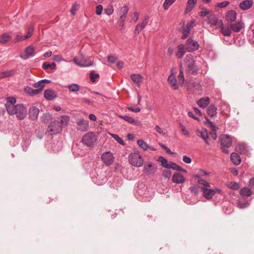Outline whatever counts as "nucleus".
Wrapping results in <instances>:
<instances>
[{
  "instance_id": "49",
  "label": "nucleus",
  "mask_w": 254,
  "mask_h": 254,
  "mask_svg": "<svg viewBox=\"0 0 254 254\" xmlns=\"http://www.w3.org/2000/svg\"><path fill=\"white\" fill-rule=\"evenodd\" d=\"M110 135L113 137L118 143L124 145L125 142L123 139L121 138L118 135L113 133H110Z\"/></svg>"
},
{
  "instance_id": "30",
  "label": "nucleus",
  "mask_w": 254,
  "mask_h": 254,
  "mask_svg": "<svg viewBox=\"0 0 254 254\" xmlns=\"http://www.w3.org/2000/svg\"><path fill=\"white\" fill-rule=\"evenodd\" d=\"M168 82L171 85L172 87L174 89L176 90L178 89V86L177 84V80L174 75H170L168 78Z\"/></svg>"
},
{
  "instance_id": "34",
  "label": "nucleus",
  "mask_w": 254,
  "mask_h": 254,
  "mask_svg": "<svg viewBox=\"0 0 254 254\" xmlns=\"http://www.w3.org/2000/svg\"><path fill=\"white\" fill-rule=\"evenodd\" d=\"M226 186L228 188L233 190H238L240 188L239 184L235 182H228Z\"/></svg>"
},
{
  "instance_id": "56",
  "label": "nucleus",
  "mask_w": 254,
  "mask_h": 254,
  "mask_svg": "<svg viewBox=\"0 0 254 254\" xmlns=\"http://www.w3.org/2000/svg\"><path fill=\"white\" fill-rule=\"evenodd\" d=\"M229 1L226 0L217 4V6L219 8H224L227 6L229 4Z\"/></svg>"
},
{
  "instance_id": "27",
  "label": "nucleus",
  "mask_w": 254,
  "mask_h": 254,
  "mask_svg": "<svg viewBox=\"0 0 254 254\" xmlns=\"http://www.w3.org/2000/svg\"><path fill=\"white\" fill-rule=\"evenodd\" d=\"M177 49L176 56L178 58H182L185 54V46L184 44H180L177 46Z\"/></svg>"
},
{
  "instance_id": "11",
  "label": "nucleus",
  "mask_w": 254,
  "mask_h": 254,
  "mask_svg": "<svg viewBox=\"0 0 254 254\" xmlns=\"http://www.w3.org/2000/svg\"><path fill=\"white\" fill-rule=\"evenodd\" d=\"M73 62L77 65L81 67L89 66L92 64L91 62H88L82 54H80L79 58L75 57Z\"/></svg>"
},
{
  "instance_id": "2",
  "label": "nucleus",
  "mask_w": 254,
  "mask_h": 254,
  "mask_svg": "<svg viewBox=\"0 0 254 254\" xmlns=\"http://www.w3.org/2000/svg\"><path fill=\"white\" fill-rule=\"evenodd\" d=\"M51 83V81L48 79H42L38 82L32 84V86L38 89H34L29 86L24 87V90L27 94L31 96L39 94L44 89L46 83Z\"/></svg>"
},
{
  "instance_id": "58",
  "label": "nucleus",
  "mask_w": 254,
  "mask_h": 254,
  "mask_svg": "<svg viewBox=\"0 0 254 254\" xmlns=\"http://www.w3.org/2000/svg\"><path fill=\"white\" fill-rule=\"evenodd\" d=\"M205 122H204L205 125L208 127H210L212 128H215L216 126L210 121L207 117L205 118Z\"/></svg>"
},
{
  "instance_id": "43",
  "label": "nucleus",
  "mask_w": 254,
  "mask_h": 254,
  "mask_svg": "<svg viewBox=\"0 0 254 254\" xmlns=\"http://www.w3.org/2000/svg\"><path fill=\"white\" fill-rule=\"evenodd\" d=\"M67 88L72 92H76L79 90V86L75 83H72L68 85L67 86Z\"/></svg>"
},
{
  "instance_id": "52",
  "label": "nucleus",
  "mask_w": 254,
  "mask_h": 254,
  "mask_svg": "<svg viewBox=\"0 0 254 254\" xmlns=\"http://www.w3.org/2000/svg\"><path fill=\"white\" fill-rule=\"evenodd\" d=\"M178 78L179 79V83L181 85H183L184 84L185 79H184V75L183 71L181 69L180 70V73H179Z\"/></svg>"
},
{
  "instance_id": "61",
  "label": "nucleus",
  "mask_w": 254,
  "mask_h": 254,
  "mask_svg": "<svg viewBox=\"0 0 254 254\" xmlns=\"http://www.w3.org/2000/svg\"><path fill=\"white\" fill-rule=\"evenodd\" d=\"M210 135L211 137L215 140L217 138V134L215 130V128H212V130L210 132Z\"/></svg>"
},
{
  "instance_id": "33",
  "label": "nucleus",
  "mask_w": 254,
  "mask_h": 254,
  "mask_svg": "<svg viewBox=\"0 0 254 254\" xmlns=\"http://www.w3.org/2000/svg\"><path fill=\"white\" fill-rule=\"evenodd\" d=\"M240 194L243 196L249 197L252 195V190L248 187L242 188L240 191Z\"/></svg>"
},
{
  "instance_id": "44",
  "label": "nucleus",
  "mask_w": 254,
  "mask_h": 254,
  "mask_svg": "<svg viewBox=\"0 0 254 254\" xmlns=\"http://www.w3.org/2000/svg\"><path fill=\"white\" fill-rule=\"evenodd\" d=\"M148 19L149 17L148 16H145L142 22L140 23L137 24V25L139 26V28H140V29L143 30L147 25Z\"/></svg>"
},
{
  "instance_id": "50",
  "label": "nucleus",
  "mask_w": 254,
  "mask_h": 254,
  "mask_svg": "<svg viewBox=\"0 0 254 254\" xmlns=\"http://www.w3.org/2000/svg\"><path fill=\"white\" fill-rule=\"evenodd\" d=\"M114 12V8L112 5H108L107 7L104 9V13L108 15H111Z\"/></svg>"
},
{
  "instance_id": "39",
  "label": "nucleus",
  "mask_w": 254,
  "mask_h": 254,
  "mask_svg": "<svg viewBox=\"0 0 254 254\" xmlns=\"http://www.w3.org/2000/svg\"><path fill=\"white\" fill-rule=\"evenodd\" d=\"M118 117L121 118L123 119L126 121L128 123L132 124H136L137 121L134 119L133 118L127 116H122V115H119Z\"/></svg>"
},
{
  "instance_id": "28",
  "label": "nucleus",
  "mask_w": 254,
  "mask_h": 254,
  "mask_svg": "<svg viewBox=\"0 0 254 254\" xmlns=\"http://www.w3.org/2000/svg\"><path fill=\"white\" fill-rule=\"evenodd\" d=\"M197 3V0H188L187 3V7L185 10L186 13L192 10Z\"/></svg>"
},
{
  "instance_id": "46",
  "label": "nucleus",
  "mask_w": 254,
  "mask_h": 254,
  "mask_svg": "<svg viewBox=\"0 0 254 254\" xmlns=\"http://www.w3.org/2000/svg\"><path fill=\"white\" fill-rule=\"evenodd\" d=\"M176 0H165L163 3V8L165 10H167L169 7L176 1Z\"/></svg>"
},
{
  "instance_id": "53",
  "label": "nucleus",
  "mask_w": 254,
  "mask_h": 254,
  "mask_svg": "<svg viewBox=\"0 0 254 254\" xmlns=\"http://www.w3.org/2000/svg\"><path fill=\"white\" fill-rule=\"evenodd\" d=\"M197 182L199 184H201V185H203L204 186H205V187L210 188V187H211L210 183H208V182H207L205 180L199 179V180H198Z\"/></svg>"
},
{
  "instance_id": "21",
  "label": "nucleus",
  "mask_w": 254,
  "mask_h": 254,
  "mask_svg": "<svg viewBox=\"0 0 254 254\" xmlns=\"http://www.w3.org/2000/svg\"><path fill=\"white\" fill-rule=\"evenodd\" d=\"M130 78L134 84L139 86L142 82L143 77L139 74H131Z\"/></svg>"
},
{
  "instance_id": "14",
  "label": "nucleus",
  "mask_w": 254,
  "mask_h": 254,
  "mask_svg": "<svg viewBox=\"0 0 254 254\" xmlns=\"http://www.w3.org/2000/svg\"><path fill=\"white\" fill-rule=\"evenodd\" d=\"M201 189L203 192V195L207 200L211 199L214 195V191L212 189L202 187Z\"/></svg>"
},
{
  "instance_id": "29",
  "label": "nucleus",
  "mask_w": 254,
  "mask_h": 254,
  "mask_svg": "<svg viewBox=\"0 0 254 254\" xmlns=\"http://www.w3.org/2000/svg\"><path fill=\"white\" fill-rule=\"evenodd\" d=\"M231 29L235 32H239L243 28L242 23L240 22H237L230 24Z\"/></svg>"
},
{
  "instance_id": "18",
  "label": "nucleus",
  "mask_w": 254,
  "mask_h": 254,
  "mask_svg": "<svg viewBox=\"0 0 254 254\" xmlns=\"http://www.w3.org/2000/svg\"><path fill=\"white\" fill-rule=\"evenodd\" d=\"M210 98L208 97L201 98L197 101V104L199 107L205 109L210 104Z\"/></svg>"
},
{
  "instance_id": "42",
  "label": "nucleus",
  "mask_w": 254,
  "mask_h": 254,
  "mask_svg": "<svg viewBox=\"0 0 254 254\" xmlns=\"http://www.w3.org/2000/svg\"><path fill=\"white\" fill-rule=\"evenodd\" d=\"M42 67L45 69H48L49 68H51V69H54L56 68V64L54 62L52 63L51 64L47 63H44L42 65Z\"/></svg>"
},
{
  "instance_id": "1",
  "label": "nucleus",
  "mask_w": 254,
  "mask_h": 254,
  "mask_svg": "<svg viewBox=\"0 0 254 254\" xmlns=\"http://www.w3.org/2000/svg\"><path fill=\"white\" fill-rule=\"evenodd\" d=\"M16 99L9 97L6 99L5 107L7 113L10 115H16L18 119L22 120L27 115V110L23 104L15 105Z\"/></svg>"
},
{
  "instance_id": "31",
  "label": "nucleus",
  "mask_w": 254,
  "mask_h": 254,
  "mask_svg": "<svg viewBox=\"0 0 254 254\" xmlns=\"http://www.w3.org/2000/svg\"><path fill=\"white\" fill-rule=\"evenodd\" d=\"M35 52V49L32 46H28L25 50V52L26 53V55L27 57L26 58H23L24 59H27L29 57H33L35 55L34 53Z\"/></svg>"
},
{
  "instance_id": "22",
  "label": "nucleus",
  "mask_w": 254,
  "mask_h": 254,
  "mask_svg": "<svg viewBox=\"0 0 254 254\" xmlns=\"http://www.w3.org/2000/svg\"><path fill=\"white\" fill-rule=\"evenodd\" d=\"M172 181L177 184H182L185 181V178L182 174L177 173L173 175Z\"/></svg>"
},
{
  "instance_id": "64",
  "label": "nucleus",
  "mask_w": 254,
  "mask_h": 254,
  "mask_svg": "<svg viewBox=\"0 0 254 254\" xmlns=\"http://www.w3.org/2000/svg\"><path fill=\"white\" fill-rule=\"evenodd\" d=\"M209 11L206 8H203L202 11L200 12V16H205L209 14Z\"/></svg>"
},
{
  "instance_id": "40",
  "label": "nucleus",
  "mask_w": 254,
  "mask_h": 254,
  "mask_svg": "<svg viewBox=\"0 0 254 254\" xmlns=\"http://www.w3.org/2000/svg\"><path fill=\"white\" fill-rule=\"evenodd\" d=\"M137 143L143 150H147L149 147L147 143L142 139H138L137 141Z\"/></svg>"
},
{
  "instance_id": "4",
  "label": "nucleus",
  "mask_w": 254,
  "mask_h": 254,
  "mask_svg": "<svg viewBox=\"0 0 254 254\" xmlns=\"http://www.w3.org/2000/svg\"><path fill=\"white\" fill-rule=\"evenodd\" d=\"M129 163L135 167H139L143 164V159L137 151L130 153L128 156Z\"/></svg>"
},
{
  "instance_id": "35",
  "label": "nucleus",
  "mask_w": 254,
  "mask_h": 254,
  "mask_svg": "<svg viewBox=\"0 0 254 254\" xmlns=\"http://www.w3.org/2000/svg\"><path fill=\"white\" fill-rule=\"evenodd\" d=\"M170 168H172L174 170L187 172V171L185 169L182 168L181 166L178 165L176 163L172 162H170L169 169Z\"/></svg>"
},
{
  "instance_id": "62",
  "label": "nucleus",
  "mask_w": 254,
  "mask_h": 254,
  "mask_svg": "<svg viewBox=\"0 0 254 254\" xmlns=\"http://www.w3.org/2000/svg\"><path fill=\"white\" fill-rule=\"evenodd\" d=\"M78 7V4L76 3L73 4L72 6V8L70 10V12L72 15L75 14V11L77 10Z\"/></svg>"
},
{
  "instance_id": "41",
  "label": "nucleus",
  "mask_w": 254,
  "mask_h": 254,
  "mask_svg": "<svg viewBox=\"0 0 254 254\" xmlns=\"http://www.w3.org/2000/svg\"><path fill=\"white\" fill-rule=\"evenodd\" d=\"M34 29V24H32L29 26V27L28 28V33L26 35L24 36V37H23V39H28V38L30 37L32 35Z\"/></svg>"
},
{
  "instance_id": "60",
  "label": "nucleus",
  "mask_w": 254,
  "mask_h": 254,
  "mask_svg": "<svg viewBox=\"0 0 254 254\" xmlns=\"http://www.w3.org/2000/svg\"><path fill=\"white\" fill-rule=\"evenodd\" d=\"M107 59L110 63H114L117 60V58L113 55H110L107 57Z\"/></svg>"
},
{
  "instance_id": "10",
  "label": "nucleus",
  "mask_w": 254,
  "mask_h": 254,
  "mask_svg": "<svg viewBox=\"0 0 254 254\" xmlns=\"http://www.w3.org/2000/svg\"><path fill=\"white\" fill-rule=\"evenodd\" d=\"M76 128L82 132L86 131L89 128V122L83 118L78 119L76 121Z\"/></svg>"
},
{
  "instance_id": "45",
  "label": "nucleus",
  "mask_w": 254,
  "mask_h": 254,
  "mask_svg": "<svg viewBox=\"0 0 254 254\" xmlns=\"http://www.w3.org/2000/svg\"><path fill=\"white\" fill-rule=\"evenodd\" d=\"M128 11V7L127 6H124L121 7L119 14L120 16H127Z\"/></svg>"
},
{
  "instance_id": "38",
  "label": "nucleus",
  "mask_w": 254,
  "mask_h": 254,
  "mask_svg": "<svg viewBox=\"0 0 254 254\" xmlns=\"http://www.w3.org/2000/svg\"><path fill=\"white\" fill-rule=\"evenodd\" d=\"M158 161L161 163V165L163 167L169 169L170 162H169L164 157L160 156L158 158Z\"/></svg>"
},
{
  "instance_id": "51",
  "label": "nucleus",
  "mask_w": 254,
  "mask_h": 254,
  "mask_svg": "<svg viewBox=\"0 0 254 254\" xmlns=\"http://www.w3.org/2000/svg\"><path fill=\"white\" fill-rule=\"evenodd\" d=\"M190 190L195 194H198L199 192V187L196 185H193L190 188Z\"/></svg>"
},
{
  "instance_id": "54",
  "label": "nucleus",
  "mask_w": 254,
  "mask_h": 254,
  "mask_svg": "<svg viewBox=\"0 0 254 254\" xmlns=\"http://www.w3.org/2000/svg\"><path fill=\"white\" fill-rule=\"evenodd\" d=\"M69 121V118L67 116H62L61 121L60 122L61 123V125L62 124L66 126L67 125V123Z\"/></svg>"
},
{
  "instance_id": "5",
  "label": "nucleus",
  "mask_w": 254,
  "mask_h": 254,
  "mask_svg": "<svg viewBox=\"0 0 254 254\" xmlns=\"http://www.w3.org/2000/svg\"><path fill=\"white\" fill-rule=\"evenodd\" d=\"M221 149L222 151L227 154L229 151L226 148L230 147L232 144V140L230 136L227 134H223L220 137Z\"/></svg>"
},
{
  "instance_id": "25",
  "label": "nucleus",
  "mask_w": 254,
  "mask_h": 254,
  "mask_svg": "<svg viewBox=\"0 0 254 254\" xmlns=\"http://www.w3.org/2000/svg\"><path fill=\"white\" fill-rule=\"evenodd\" d=\"M217 109L216 107L213 104L210 105L207 109L208 115L211 117H216L217 114Z\"/></svg>"
},
{
  "instance_id": "20",
  "label": "nucleus",
  "mask_w": 254,
  "mask_h": 254,
  "mask_svg": "<svg viewBox=\"0 0 254 254\" xmlns=\"http://www.w3.org/2000/svg\"><path fill=\"white\" fill-rule=\"evenodd\" d=\"M207 22L211 26H216L220 24V20L219 21L218 18L213 14L210 15L207 19Z\"/></svg>"
},
{
  "instance_id": "47",
  "label": "nucleus",
  "mask_w": 254,
  "mask_h": 254,
  "mask_svg": "<svg viewBox=\"0 0 254 254\" xmlns=\"http://www.w3.org/2000/svg\"><path fill=\"white\" fill-rule=\"evenodd\" d=\"M127 16H120L119 19L117 21V23L119 27L122 28L125 25V22L126 21Z\"/></svg>"
},
{
  "instance_id": "36",
  "label": "nucleus",
  "mask_w": 254,
  "mask_h": 254,
  "mask_svg": "<svg viewBox=\"0 0 254 254\" xmlns=\"http://www.w3.org/2000/svg\"><path fill=\"white\" fill-rule=\"evenodd\" d=\"M236 150L241 154L244 153L247 150L246 145L244 143L239 144L236 147Z\"/></svg>"
},
{
  "instance_id": "48",
  "label": "nucleus",
  "mask_w": 254,
  "mask_h": 254,
  "mask_svg": "<svg viewBox=\"0 0 254 254\" xmlns=\"http://www.w3.org/2000/svg\"><path fill=\"white\" fill-rule=\"evenodd\" d=\"M199 174H196L194 175V177L196 178H199L201 177L204 176H208L210 174V173L208 172H206L203 170L199 169L198 170Z\"/></svg>"
},
{
  "instance_id": "12",
  "label": "nucleus",
  "mask_w": 254,
  "mask_h": 254,
  "mask_svg": "<svg viewBox=\"0 0 254 254\" xmlns=\"http://www.w3.org/2000/svg\"><path fill=\"white\" fill-rule=\"evenodd\" d=\"M101 159L105 164L109 166L113 163L114 157L111 152L107 151L102 154Z\"/></svg>"
},
{
  "instance_id": "32",
  "label": "nucleus",
  "mask_w": 254,
  "mask_h": 254,
  "mask_svg": "<svg viewBox=\"0 0 254 254\" xmlns=\"http://www.w3.org/2000/svg\"><path fill=\"white\" fill-rule=\"evenodd\" d=\"M16 70L12 69L10 70H5L0 73V78L10 77L13 75L15 73Z\"/></svg>"
},
{
  "instance_id": "19",
  "label": "nucleus",
  "mask_w": 254,
  "mask_h": 254,
  "mask_svg": "<svg viewBox=\"0 0 254 254\" xmlns=\"http://www.w3.org/2000/svg\"><path fill=\"white\" fill-rule=\"evenodd\" d=\"M237 14L234 10L228 11L225 15L226 18L228 21L232 22L236 20Z\"/></svg>"
},
{
  "instance_id": "13",
  "label": "nucleus",
  "mask_w": 254,
  "mask_h": 254,
  "mask_svg": "<svg viewBox=\"0 0 254 254\" xmlns=\"http://www.w3.org/2000/svg\"><path fill=\"white\" fill-rule=\"evenodd\" d=\"M195 133L198 137L204 140L207 145H209L208 140L209 136L206 129L204 128H202L201 129H197L195 130Z\"/></svg>"
},
{
  "instance_id": "24",
  "label": "nucleus",
  "mask_w": 254,
  "mask_h": 254,
  "mask_svg": "<svg viewBox=\"0 0 254 254\" xmlns=\"http://www.w3.org/2000/svg\"><path fill=\"white\" fill-rule=\"evenodd\" d=\"M253 4L252 0H245L240 4V7L243 10H247L251 8Z\"/></svg>"
},
{
  "instance_id": "15",
  "label": "nucleus",
  "mask_w": 254,
  "mask_h": 254,
  "mask_svg": "<svg viewBox=\"0 0 254 254\" xmlns=\"http://www.w3.org/2000/svg\"><path fill=\"white\" fill-rule=\"evenodd\" d=\"M57 97V93L51 89H46L44 92V97L48 100H52Z\"/></svg>"
},
{
  "instance_id": "59",
  "label": "nucleus",
  "mask_w": 254,
  "mask_h": 254,
  "mask_svg": "<svg viewBox=\"0 0 254 254\" xmlns=\"http://www.w3.org/2000/svg\"><path fill=\"white\" fill-rule=\"evenodd\" d=\"M103 11V6L101 4H99L96 7V14L99 15L101 14Z\"/></svg>"
},
{
  "instance_id": "37",
  "label": "nucleus",
  "mask_w": 254,
  "mask_h": 254,
  "mask_svg": "<svg viewBox=\"0 0 254 254\" xmlns=\"http://www.w3.org/2000/svg\"><path fill=\"white\" fill-rule=\"evenodd\" d=\"M11 39V36L7 33L3 34L0 36V43L5 44L8 42Z\"/></svg>"
},
{
  "instance_id": "9",
  "label": "nucleus",
  "mask_w": 254,
  "mask_h": 254,
  "mask_svg": "<svg viewBox=\"0 0 254 254\" xmlns=\"http://www.w3.org/2000/svg\"><path fill=\"white\" fill-rule=\"evenodd\" d=\"M199 47L198 43L191 38H189L187 40L185 48L188 52H191L196 51L198 49Z\"/></svg>"
},
{
  "instance_id": "55",
  "label": "nucleus",
  "mask_w": 254,
  "mask_h": 254,
  "mask_svg": "<svg viewBox=\"0 0 254 254\" xmlns=\"http://www.w3.org/2000/svg\"><path fill=\"white\" fill-rule=\"evenodd\" d=\"M90 80L92 82H94L96 78L99 77V75L97 73H95L94 72H91L90 74Z\"/></svg>"
},
{
  "instance_id": "3",
  "label": "nucleus",
  "mask_w": 254,
  "mask_h": 254,
  "mask_svg": "<svg viewBox=\"0 0 254 254\" xmlns=\"http://www.w3.org/2000/svg\"><path fill=\"white\" fill-rule=\"evenodd\" d=\"M185 62L187 65L188 71L189 73L196 74L199 70L195 61L191 55H188L186 57Z\"/></svg>"
},
{
  "instance_id": "23",
  "label": "nucleus",
  "mask_w": 254,
  "mask_h": 254,
  "mask_svg": "<svg viewBox=\"0 0 254 254\" xmlns=\"http://www.w3.org/2000/svg\"><path fill=\"white\" fill-rule=\"evenodd\" d=\"M221 28V32L224 36H230L232 32L229 27H225L221 20H220V24L219 26Z\"/></svg>"
},
{
  "instance_id": "6",
  "label": "nucleus",
  "mask_w": 254,
  "mask_h": 254,
  "mask_svg": "<svg viewBox=\"0 0 254 254\" xmlns=\"http://www.w3.org/2000/svg\"><path fill=\"white\" fill-rule=\"evenodd\" d=\"M96 140V136L94 133L91 132L85 133L82 138V143L88 147L93 146Z\"/></svg>"
},
{
  "instance_id": "57",
  "label": "nucleus",
  "mask_w": 254,
  "mask_h": 254,
  "mask_svg": "<svg viewBox=\"0 0 254 254\" xmlns=\"http://www.w3.org/2000/svg\"><path fill=\"white\" fill-rule=\"evenodd\" d=\"M171 172L168 170H164L162 172V176L165 178L170 179L171 177Z\"/></svg>"
},
{
  "instance_id": "7",
  "label": "nucleus",
  "mask_w": 254,
  "mask_h": 254,
  "mask_svg": "<svg viewBox=\"0 0 254 254\" xmlns=\"http://www.w3.org/2000/svg\"><path fill=\"white\" fill-rule=\"evenodd\" d=\"M63 128L61 123L58 121L52 122L48 127V131L51 135H54L60 132Z\"/></svg>"
},
{
  "instance_id": "63",
  "label": "nucleus",
  "mask_w": 254,
  "mask_h": 254,
  "mask_svg": "<svg viewBox=\"0 0 254 254\" xmlns=\"http://www.w3.org/2000/svg\"><path fill=\"white\" fill-rule=\"evenodd\" d=\"M24 37V36H19V35L16 36V37L13 39V43H16L18 42L19 41L26 40V39H23Z\"/></svg>"
},
{
  "instance_id": "8",
  "label": "nucleus",
  "mask_w": 254,
  "mask_h": 254,
  "mask_svg": "<svg viewBox=\"0 0 254 254\" xmlns=\"http://www.w3.org/2000/svg\"><path fill=\"white\" fill-rule=\"evenodd\" d=\"M157 170V167L155 164L151 162L146 163L143 166V173L146 176H149L155 174Z\"/></svg>"
},
{
  "instance_id": "16",
  "label": "nucleus",
  "mask_w": 254,
  "mask_h": 254,
  "mask_svg": "<svg viewBox=\"0 0 254 254\" xmlns=\"http://www.w3.org/2000/svg\"><path fill=\"white\" fill-rule=\"evenodd\" d=\"M39 109L36 107H32L29 109V114L31 120L35 121L37 119L39 113Z\"/></svg>"
},
{
  "instance_id": "17",
  "label": "nucleus",
  "mask_w": 254,
  "mask_h": 254,
  "mask_svg": "<svg viewBox=\"0 0 254 254\" xmlns=\"http://www.w3.org/2000/svg\"><path fill=\"white\" fill-rule=\"evenodd\" d=\"M194 21H192L190 22H189L187 24L186 27L184 28L183 30V35L182 36V39H185L188 37L191 28L193 26Z\"/></svg>"
},
{
  "instance_id": "26",
  "label": "nucleus",
  "mask_w": 254,
  "mask_h": 254,
  "mask_svg": "<svg viewBox=\"0 0 254 254\" xmlns=\"http://www.w3.org/2000/svg\"><path fill=\"white\" fill-rule=\"evenodd\" d=\"M232 162L236 165H239L241 162V159L240 155L235 152H233L230 156Z\"/></svg>"
}]
</instances>
